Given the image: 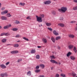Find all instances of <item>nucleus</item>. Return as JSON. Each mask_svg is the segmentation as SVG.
Masks as SVG:
<instances>
[{"label":"nucleus","mask_w":77,"mask_h":77,"mask_svg":"<svg viewBox=\"0 0 77 77\" xmlns=\"http://www.w3.org/2000/svg\"><path fill=\"white\" fill-rule=\"evenodd\" d=\"M67 8L64 7H63L60 9L58 10V11L60 12H63V13H65L67 11Z\"/></svg>","instance_id":"obj_1"},{"label":"nucleus","mask_w":77,"mask_h":77,"mask_svg":"<svg viewBox=\"0 0 77 77\" xmlns=\"http://www.w3.org/2000/svg\"><path fill=\"white\" fill-rule=\"evenodd\" d=\"M11 24H10L9 25H7L4 27V29H8L9 27H11Z\"/></svg>","instance_id":"obj_4"},{"label":"nucleus","mask_w":77,"mask_h":77,"mask_svg":"<svg viewBox=\"0 0 77 77\" xmlns=\"http://www.w3.org/2000/svg\"><path fill=\"white\" fill-rule=\"evenodd\" d=\"M9 62H7L5 63V65H9Z\"/></svg>","instance_id":"obj_50"},{"label":"nucleus","mask_w":77,"mask_h":77,"mask_svg":"<svg viewBox=\"0 0 77 77\" xmlns=\"http://www.w3.org/2000/svg\"><path fill=\"white\" fill-rule=\"evenodd\" d=\"M71 54H72V53L70 52H69L67 54L66 56L67 57H69V56H70V55H71Z\"/></svg>","instance_id":"obj_11"},{"label":"nucleus","mask_w":77,"mask_h":77,"mask_svg":"<svg viewBox=\"0 0 77 77\" xmlns=\"http://www.w3.org/2000/svg\"><path fill=\"white\" fill-rule=\"evenodd\" d=\"M5 14H6L8 13V10H5L4 11Z\"/></svg>","instance_id":"obj_32"},{"label":"nucleus","mask_w":77,"mask_h":77,"mask_svg":"<svg viewBox=\"0 0 77 77\" xmlns=\"http://www.w3.org/2000/svg\"><path fill=\"white\" fill-rule=\"evenodd\" d=\"M12 45L11 44H8L7 45Z\"/></svg>","instance_id":"obj_58"},{"label":"nucleus","mask_w":77,"mask_h":77,"mask_svg":"<svg viewBox=\"0 0 77 77\" xmlns=\"http://www.w3.org/2000/svg\"><path fill=\"white\" fill-rule=\"evenodd\" d=\"M51 58L52 59H54V58H55V57H54V56H51Z\"/></svg>","instance_id":"obj_42"},{"label":"nucleus","mask_w":77,"mask_h":77,"mask_svg":"<svg viewBox=\"0 0 77 77\" xmlns=\"http://www.w3.org/2000/svg\"><path fill=\"white\" fill-rule=\"evenodd\" d=\"M5 35V34L4 33H2L1 34L0 36H3Z\"/></svg>","instance_id":"obj_49"},{"label":"nucleus","mask_w":77,"mask_h":77,"mask_svg":"<svg viewBox=\"0 0 77 77\" xmlns=\"http://www.w3.org/2000/svg\"><path fill=\"white\" fill-rule=\"evenodd\" d=\"M69 38H74V35H73L70 34L69 35Z\"/></svg>","instance_id":"obj_16"},{"label":"nucleus","mask_w":77,"mask_h":77,"mask_svg":"<svg viewBox=\"0 0 77 77\" xmlns=\"http://www.w3.org/2000/svg\"><path fill=\"white\" fill-rule=\"evenodd\" d=\"M23 39H24V40H26V41H29V39H28V38H26V37H23Z\"/></svg>","instance_id":"obj_33"},{"label":"nucleus","mask_w":77,"mask_h":77,"mask_svg":"<svg viewBox=\"0 0 77 77\" xmlns=\"http://www.w3.org/2000/svg\"><path fill=\"white\" fill-rule=\"evenodd\" d=\"M1 6H2V4L0 3V8H1Z\"/></svg>","instance_id":"obj_60"},{"label":"nucleus","mask_w":77,"mask_h":77,"mask_svg":"<svg viewBox=\"0 0 77 77\" xmlns=\"http://www.w3.org/2000/svg\"><path fill=\"white\" fill-rule=\"evenodd\" d=\"M60 37L58 36V37H56V38H55V39L56 41H58V40H59V39H60Z\"/></svg>","instance_id":"obj_19"},{"label":"nucleus","mask_w":77,"mask_h":77,"mask_svg":"<svg viewBox=\"0 0 77 77\" xmlns=\"http://www.w3.org/2000/svg\"><path fill=\"white\" fill-rule=\"evenodd\" d=\"M15 23L17 24H20V22L18 20H16Z\"/></svg>","instance_id":"obj_31"},{"label":"nucleus","mask_w":77,"mask_h":77,"mask_svg":"<svg viewBox=\"0 0 77 77\" xmlns=\"http://www.w3.org/2000/svg\"><path fill=\"white\" fill-rule=\"evenodd\" d=\"M1 19L2 20H8V18L5 16H2L1 17Z\"/></svg>","instance_id":"obj_3"},{"label":"nucleus","mask_w":77,"mask_h":77,"mask_svg":"<svg viewBox=\"0 0 77 77\" xmlns=\"http://www.w3.org/2000/svg\"><path fill=\"white\" fill-rule=\"evenodd\" d=\"M1 14H2V15H5V14L4 11L1 12Z\"/></svg>","instance_id":"obj_44"},{"label":"nucleus","mask_w":77,"mask_h":77,"mask_svg":"<svg viewBox=\"0 0 77 77\" xmlns=\"http://www.w3.org/2000/svg\"><path fill=\"white\" fill-rule=\"evenodd\" d=\"M2 42H3V43H5L6 42V39H3L2 41Z\"/></svg>","instance_id":"obj_21"},{"label":"nucleus","mask_w":77,"mask_h":77,"mask_svg":"<svg viewBox=\"0 0 77 77\" xmlns=\"http://www.w3.org/2000/svg\"><path fill=\"white\" fill-rule=\"evenodd\" d=\"M51 3V1L50 0L46 1L45 2H44L45 5H49Z\"/></svg>","instance_id":"obj_5"},{"label":"nucleus","mask_w":77,"mask_h":77,"mask_svg":"<svg viewBox=\"0 0 77 77\" xmlns=\"http://www.w3.org/2000/svg\"><path fill=\"white\" fill-rule=\"evenodd\" d=\"M39 66H37L35 67L36 69H39Z\"/></svg>","instance_id":"obj_41"},{"label":"nucleus","mask_w":77,"mask_h":77,"mask_svg":"<svg viewBox=\"0 0 77 77\" xmlns=\"http://www.w3.org/2000/svg\"><path fill=\"white\" fill-rule=\"evenodd\" d=\"M18 30V29L17 28H14L12 29V30L13 31H17Z\"/></svg>","instance_id":"obj_30"},{"label":"nucleus","mask_w":77,"mask_h":77,"mask_svg":"<svg viewBox=\"0 0 77 77\" xmlns=\"http://www.w3.org/2000/svg\"><path fill=\"white\" fill-rule=\"evenodd\" d=\"M58 26H60V27H63L64 26V25L63 23H60L58 24Z\"/></svg>","instance_id":"obj_9"},{"label":"nucleus","mask_w":77,"mask_h":77,"mask_svg":"<svg viewBox=\"0 0 77 77\" xmlns=\"http://www.w3.org/2000/svg\"><path fill=\"white\" fill-rule=\"evenodd\" d=\"M41 16L42 18H44V14H42L41 15Z\"/></svg>","instance_id":"obj_47"},{"label":"nucleus","mask_w":77,"mask_h":77,"mask_svg":"<svg viewBox=\"0 0 77 77\" xmlns=\"http://www.w3.org/2000/svg\"><path fill=\"white\" fill-rule=\"evenodd\" d=\"M46 26L48 27L49 26H50L51 25V24L50 23H49L47 22L46 23Z\"/></svg>","instance_id":"obj_12"},{"label":"nucleus","mask_w":77,"mask_h":77,"mask_svg":"<svg viewBox=\"0 0 77 77\" xmlns=\"http://www.w3.org/2000/svg\"><path fill=\"white\" fill-rule=\"evenodd\" d=\"M20 60H17V62H20Z\"/></svg>","instance_id":"obj_59"},{"label":"nucleus","mask_w":77,"mask_h":77,"mask_svg":"<svg viewBox=\"0 0 77 77\" xmlns=\"http://www.w3.org/2000/svg\"><path fill=\"white\" fill-rule=\"evenodd\" d=\"M60 21H63V18H60Z\"/></svg>","instance_id":"obj_53"},{"label":"nucleus","mask_w":77,"mask_h":77,"mask_svg":"<svg viewBox=\"0 0 77 77\" xmlns=\"http://www.w3.org/2000/svg\"><path fill=\"white\" fill-rule=\"evenodd\" d=\"M59 76H60V75H59V74H57L56 75L55 77H59Z\"/></svg>","instance_id":"obj_38"},{"label":"nucleus","mask_w":77,"mask_h":77,"mask_svg":"<svg viewBox=\"0 0 77 77\" xmlns=\"http://www.w3.org/2000/svg\"><path fill=\"white\" fill-rule=\"evenodd\" d=\"M5 36H9V35H10V34L9 33H5Z\"/></svg>","instance_id":"obj_35"},{"label":"nucleus","mask_w":77,"mask_h":77,"mask_svg":"<svg viewBox=\"0 0 77 77\" xmlns=\"http://www.w3.org/2000/svg\"><path fill=\"white\" fill-rule=\"evenodd\" d=\"M14 54H17L18 53V51L17 50L14 51Z\"/></svg>","instance_id":"obj_39"},{"label":"nucleus","mask_w":77,"mask_h":77,"mask_svg":"<svg viewBox=\"0 0 77 77\" xmlns=\"http://www.w3.org/2000/svg\"><path fill=\"white\" fill-rule=\"evenodd\" d=\"M20 40H19L18 41H17V42H20Z\"/></svg>","instance_id":"obj_64"},{"label":"nucleus","mask_w":77,"mask_h":77,"mask_svg":"<svg viewBox=\"0 0 77 77\" xmlns=\"http://www.w3.org/2000/svg\"><path fill=\"white\" fill-rule=\"evenodd\" d=\"M53 32L54 34L55 35H58V33H57L56 31L55 30H54Z\"/></svg>","instance_id":"obj_20"},{"label":"nucleus","mask_w":77,"mask_h":77,"mask_svg":"<svg viewBox=\"0 0 77 77\" xmlns=\"http://www.w3.org/2000/svg\"><path fill=\"white\" fill-rule=\"evenodd\" d=\"M75 23V21H73L70 22V23Z\"/></svg>","instance_id":"obj_45"},{"label":"nucleus","mask_w":77,"mask_h":77,"mask_svg":"<svg viewBox=\"0 0 77 77\" xmlns=\"http://www.w3.org/2000/svg\"><path fill=\"white\" fill-rule=\"evenodd\" d=\"M5 7H2V11H4V10H5Z\"/></svg>","instance_id":"obj_51"},{"label":"nucleus","mask_w":77,"mask_h":77,"mask_svg":"<svg viewBox=\"0 0 77 77\" xmlns=\"http://www.w3.org/2000/svg\"><path fill=\"white\" fill-rule=\"evenodd\" d=\"M75 31H77V26H76L75 28Z\"/></svg>","instance_id":"obj_55"},{"label":"nucleus","mask_w":77,"mask_h":77,"mask_svg":"<svg viewBox=\"0 0 77 77\" xmlns=\"http://www.w3.org/2000/svg\"><path fill=\"white\" fill-rule=\"evenodd\" d=\"M48 29L49 30H50V31H51V32H52L53 30V29L51 28H50L49 27L48 28Z\"/></svg>","instance_id":"obj_34"},{"label":"nucleus","mask_w":77,"mask_h":77,"mask_svg":"<svg viewBox=\"0 0 77 77\" xmlns=\"http://www.w3.org/2000/svg\"><path fill=\"white\" fill-rule=\"evenodd\" d=\"M60 76L61 77H66V75L65 74H64L63 73L61 74V75H60Z\"/></svg>","instance_id":"obj_27"},{"label":"nucleus","mask_w":77,"mask_h":77,"mask_svg":"<svg viewBox=\"0 0 77 77\" xmlns=\"http://www.w3.org/2000/svg\"><path fill=\"white\" fill-rule=\"evenodd\" d=\"M0 66H1V68H2V69H4L5 68H6V67L4 64H1L0 65Z\"/></svg>","instance_id":"obj_8"},{"label":"nucleus","mask_w":77,"mask_h":77,"mask_svg":"<svg viewBox=\"0 0 77 77\" xmlns=\"http://www.w3.org/2000/svg\"><path fill=\"white\" fill-rule=\"evenodd\" d=\"M72 76L75 77V76H76V74H75L74 72H73L72 74Z\"/></svg>","instance_id":"obj_23"},{"label":"nucleus","mask_w":77,"mask_h":77,"mask_svg":"<svg viewBox=\"0 0 77 77\" xmlns=\"http://www.w3.org/2000/svg\"><path fill=\"white\" fill-rule=\"evenodd\" d=\"M35 72L36 73H38V72H40V70L39 69H38V70H36L35 71Z\"/></svg>","instance_id":"obj_28"},{"label":"nucleus","mask_w":77,"mask_h":77,"mask_svg":"<svg viewBox=\"0 0 77 77\" xmlns=\"http://www.w3.org/2000/svg\"><path fill=\"white\" fill-rule=\"evenodd\" d=\"M15 37H16V38H20V37H21V36L18 34Z\"/></svg>","instance_id":"obj_36"},{"label":"nucleus","mask_w":77,"mask_h":77,"mask_svg":"<svg viewBox=\"0 0 77 77\" xmlns=\"http://www.w3.org/2000/svg\"><path fill=\"white\" fill-rule=\"evenodd\" d=\"M38 77H45L44 75H40Z\"/></svg>","instance_id":"obj_54"},{"label":"nucleus","mask_w":77,"mask_h":77,"mask_svg":"<svg viewBox=\"0 0 77 77\" xmlns=\"http://www.w3.org/2000/svg\"><path fill=\"white\" fill-rule=\"evenodd\" d=\"M58 64H59V65H60V62H58Z\"/></svg>","instance_id":"obj_62"},{"label":"nucleus","mask_w":77,"mask_h":77,"mask_svg":"<svg viewBox=\"0 0 77 77\" xmlns=\"http://www.w3.org/2000/svg\"><path fill=\"white\" fill-rule=\"evenodd\" d=\"M27 75H29V76H30V75H31V72L29 71L27 73Z\"/></svg>","instance_id":"obj_22"},{"label":"nucleus","mask_w":77,"mask_h":77,"mask_svg":"<svg viewBox=\"0 0 77 77\" xmlns=\"http://www.w3.org/2000/svg\"><path fill=\"white\" fill-rule=\"evenodd\" d=\"M38 48H41V46H37Z\"/></svg>","instance_id":"obj_57"},{"label":"nucleus","mask_w":77,"mask_h":77,"mask_svg":"<svg viewBox=\"0 0 77 77\" xmlns=\"http://www.w3.org/2000/svg\"><path fill=\"white\" fill-rule=\"evenodd\" d=\"M70 59L72 60H75V58L74 56H71L70 57Z\"/></svg>","instance_id":"obj_13"},{"label":"nucleus","mask_w":77,"mask_h":77,"mask_svg":"<svg viewBox=\"0 0 77 77\" xmlns=\"http://www.w3.org/2000/svg\"><path fill=\"white\" fill-rule=\"evenodd\" d=\"M73 50L75 53H77V48H76V47L75 46L74 47Z\"/></svg>","instance_id":"obj_10"},{"label":"nucleus","mask_w":77,"mask_h":77,"mask_svg":"<svg viewBox=\"0 0 77 77\" xmlns=\"http://www.w3.org/2000/svg\"><path fill=\"white\" fill-rule=\"evenodd\" d=\"M35 49L32 50L31 51V53H32V54L35 53Z\"/></svg>","instance_id":"obj_25"},{"label":"nucleus","mask_w":77,"mask_h":77,"mask_svg":"<svg viewBox=\"0 0 77 77\" xmlns=\"http://www.w3.org/2000/svg\"><path fill=\"white\" fill-rule=\"evenodd\" d=\"M4 76H8V74L7 73H4Z\"/></svg>","instance_id":"obj_52"},{"label":"nucleus","mask_w":77,"mask_h":77,"mask_svg":"<svg viewBox=\"0 0 77 77\" xmlns=\"http://www.w3.org/2000/svg\"><path fill=\"white\" fill-rule=\"evenodd\" d=\"M42 40L43 42L44 43H47V39L45 38H43L42 39Z\"/></svg>","instance_id":"obj_18"},{"label":"nucleus","mask_w":77,"mask_h":77,"mask_svg":"<svg viewBox=\"0 0 77 77\" xmlns=\"http://www.w3.org/2000/svg\"><path fill=\"white\" fill-rule=\"evenodd\" d=\"M19 46L18 44H14V47H18Z\"/></svg>","instance_id":"obj_26"},{"label":"nucleus","mask_w":77,"mask_h":77,"mask_svg":"<svg viewBox=\"0 0 77 77\" xmlns=\"http://www.w3.org/2000/svg\"><path fill=\"white\" fill-rule=\"evenodd\" d=\"M1 77H4L5 76V74L2 73L1 74Z\"/></svg>","instance_id":"obj_43"},{"label":"nucleus","mask_w":77,"mask_h":77,"mask_svg":"<svg viewBox=\"0 0 77 77\" xmlns=\"http://www.w3.org/2000/svg\"><path fill=\"white\" fill-rule=\"evenodd\" d=\"M57 48L58 49H60V47L59 46H58Z\"/></svg>","instance_id":"obj_56"},{"label":"nucleus","mask_w":77,"mask_h":77,"mask_svg":"<svg viewBox=\"0 0 77 77\" xmlns=\"http://www.w3.org/2000/svg\"><path fill=\"white\" fill-rule=\"evenodd\" d=\"M51 70H52V69H53V67H51Z\"/></svg>","instance_id":"obj_61"},{"label":"nucleus","mask_w":77,"mask_h":77,"mask_svg":"<svg viewBox=\"0 0 77 77\" xmlns=\"http://www.w3.org/2000/svg\"><path fill=\"white\" fill-rule=\"evenodd\" d=\"M51 40H52V42H55V38L54 37H51Z\"/></svg>","instance_id":"obj_15"},{"label":"nucleus","mask_w":77,"mask_h":77,"mask_svg":"<svg viewBox=\"0 0 77 77\" xmlns=\"http://www.w3.org/2000/svg\"><path fill=\"white\" fill-rule=\"evenodd\" d=\"M7 17H11L12 16V15H11L10 13H8L6 14Z\"/></svg>","instance_id":"obj_14"},{"label":"nucleus","mask_w":77,"mask_h":77,"mask_svg":"<svg viewBox=\"0 0 77 77\" xmlns=\"http://www.w3.org/2000/svg\"><path fill=\"white\" fill-rule=\"evenodd\" d=\"M19 5L20 6H24V5H25V3H22L20 2L19 4Z\"/></svg>","instance_id":"obj_24"},{"label":"nucleus","mask_w":77,"mask_h":77,"mask_svg":"<svg viewBox=\"0 0 77 77\" xmlns=\"http://www.w3.org/2000/svg\"><path fill=\"white\" fill-rule=\"evenodd\" d=\"M11 54H15V52H14V51H11Z\"/></svg>","instance_id":"obj_46"},{"label":"nucleus","mask_w":77,"mask_h":77,"mask_svg":"<svg viewBox=\"0 0 77 77\" xmlns=\"http://www.w3.org/2000/svg\"><path fill=\"white\" fill-rule=\"evenodd\" d=\"M0 29H2V26H0Z\"/></svg>","instance_id":"obj_63"},{"label":"nucleus","mask_w":77,"mask_h":77,"mask_svg":"<svg viewBox=\"0 0 77 77\" xmlns=\"http://www.w3.org/2000/svg\"><path fill=\"white\" fill-rule=\"evenodd\" d=\"M68 48L69 49L71 50L74 48V46L72 45H70L68 46Z\"/></svg>","instance_id":"obj_7"},{"label":"nucleus","mask_w":77,"mask_h":77,"mask_svg":"<svg viewBox=\"0 0 77 77\" xmlns=\"http://www.w3.org/2000/svg\"><path fill=\"white\" fill-rule=\"evenodd\" d=\"M52 13L53 14V15H55L56 14V11H52Z\"/></svg>","instance_id":"obj_37"},{"label":"nucleus","mask_w":77,"mask_h":77,"mask_svg":"<svg viewBox=\"0 0 77 77\" xmlns=\"http://www.w3.org/2000/svg\"><path fill=\"white\" fill-rule=\"evenodd\" d=\"M50 61L52 63H56V64H58V63L57 61H56L55 60H50Z\"/></svg>","instance_id":"obj_6"},{"label":"nucleus","mask_w":77,"mask_h":77,"mask_svg":"<svg viewBox=\"0 0 77 77\" xmlns=\"http://www.w3.org/2000/svg\"><path fill=\"white\" fill-rule=\"evenodd\" d=\"M40 67L44 69L45 68V66L43 64H41L39 65Z\"/></svg>","instance_id":"obj_17"},{"label":"nucleus","mask_w":77,"mask_h":77,"mask_svg":"<svg viewBox=\"0 0 77 77\" xmlns=\"http://www.w3.org/2000/svg\"><path fill=\"white\" fill-rule=\"evenodd\" d=\"M39 55H37L36 56V59H39Z\"/></svg>","instance_id":"obj_29"},{"label":"nucleus","mask_w":77,"mask_h":77,"mask_svg":"<svg viewBox=\"0 0 77 77\" xmlns=\"http://www.w3.org/2000/svg\"><path fill=\"white\" fill-rule=\"evenodd\" d=\"M37 21L39 23H41L42 21V17H38V16H36Z\"/></svg>","instance_id":"obj_2"},{"label":"nucleus","mask_w":77,"mask_h":77,"mask_svg":"<svg viewBox=\"0 0 77 77\" xmlns=\"http://www.w3.org/2000/svg\"><path fill=\"white\" fill-rule=\"evenodd\" d=\"M26 19L27 20H30L31 19L30 18V17L28 16L26 18Z\"/></svg>","instance_id":"obj_40"},{"label":"nucleus","mask_w":77,"mask_h":77,"mask_svg":"<svg viewBox=\"0 0 77 77\" xmlns=\"http://www.w3.org/2000/svg\"><path fill=\"white\" fill-rule=\"evenodd\" d=\"M73 2H74V3H77V0H73Z\"/></svg>","instance_id":"obj_48"}]
</instances>
